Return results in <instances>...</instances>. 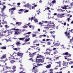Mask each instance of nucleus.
Here are the masks:
<instances>
[{
	"mask_svg": "<svg viewBox=\"0 0 73 73\" xmlns=\"http://www.w3.org/2000/svg\"><path fill=\"white\" fill-rule=\"evenodd\" d=\"M58 53V52H57V50H56L54 52V54H56V53Z\"/></svg>",
	"mask_w": 73,
	"mask_h": 73,
	"instance_id": "31",
	"label": "nucleus"
},
{
	"mask_svg": "<svg viewBox=\"0 0 73 73\" xmlns=\"http://www.w3.org/2000/svg\"><path fill=\"white\" fill-rule=\"evenodd\" d=\"M31 32H29L26 33H25L24 34V35H25L26 34H28V35H29V34H31Z\"/></svg>",
	"mask_w": 73,
	"mask_h": 73,
	"instance_id": "26",
	"label": "nucleus"
},
{
	"mask_svg": "<svg viewBox=\"0 0 73 73\" xmlns=\"http://www.w3.org/2000/svg\"><path fill=\"white\" fill-rule=\"evenodd\" d=\"M8 32V34H9V35H8L7 36H9L11 34H12V31H10V30H7V31L6 30L5 31H4L3 32H2V33H1V34H2L1 35H0V36H4V35H5V33L6 32Z\"/></svg>",
	"mask_w": 73,
	"mask_h": 73,
	"instance_id": "1",
	"label": "nucleus"
},
{
	"mask_svg": "<svg viewBox=\"0 0 73 73\" xmlns=\"http://www.w3.org/2000/svg\"><path fill=\"white\" fill-rule=\"evenodd\" d=\"M37 41L35 40L33 42L34 43H36V42Z\"/></svg>",
	"mask_w": 73,
	"mask_h": 73,
	"instance_id": "60",
	"label": "nucleus"
},
{
	"mask_svg": "<svg viewBox=\"0 0 73 73\" xmlns=\"http://www.w3.org/2000/svg\"><path fill=\"white\" fill-rule=\"evenodd\" d=\"M50 7H53V5L52 4V3H50Z\"/></svg>",
	"mask_w": 73,
	"mask_h": 73,
	"instance_id": "57",
	"label": "nucleus"
},
{
	"mask_svg": "<svg viewBox=\"0 0 73 73\" xmlns=\"http://www.w3.org/2000/svg\"><path fill=\"white\" fill-rule=\"evenodd\" d=\"M64 57H65V60H67V58H68V56H65Z\"/></svg>",
	"mask_w": 73,
	"mask_h": 73,
	"instance_id": "49",
	"label": "nucleus"
},
{
	"mask_svg": "<svg viewBox=\"0 0 73 73\" xmlns=\"http://www.w3.org/2000/svg\"><path fill=\"white\" fill-rule=\"evenodd\" d=\"M63 24H64V25L65 26V25H66V23L65 22L63 23Z\"/></svg>",
	"mask_w": 73,
	"mask_h": 73,
	"instance_id": "59",
	"label": "nucleus"
},
{
	"mask_svg": "<svg viewBox=\"0 0 73 73\" xmlns=\"http://www.w3.org/2000/svg\"><path fill=\"white\" fill-rule=\"evenodd\" d=\"M22 24V23L21 22H17L16 23V25H18L19 26H20V25H21Z\"/></svg>",
	"mask_w": 73,
	"mask_h": 73,
	"instance_id": "12",
	"label": "nucleus"
},
{
	"mask_svg": "<svg viewBox=\"0 0 73 73\" xmlns=\"http://www.w3.org/2000/svg\"><path fill=\"white\" fill-rule=\"evenodd\" d=\"M65 34H66V36H68V38H70V36L69 35V33H68V34H67V32H65Z\"/></svg>",
	"mask_w": 73,
	"mask_h": 73,
	"instance_id": "9",
	"label": "nucleus"
},
{
	"mask_svg": "<svg viewBox=\"0 0 73 73\" xmlns=\"http://www.w3.org/2000/svg\"><path fill=\"white\" fill-rule=\"evenodd\" d=\"M27 25H25L23 27V28H28V26H27Z\"/></svg>",
	"mask_w": 73,
	"mask_h": 73,
	"instance_id": "23",
	"label": "nucleus"
},
{
	"mask_svg": "<svg viewBox=\"0 0 73 73\" xmlns=\"http://www.w3.org/2000/svg\"><path fill=\"white\" fill-rule=\"evenodd\" d=\"M35 34H37L38 35L39 34V33H38V32L37 31L36 32H35Z\"/></svg>",
	"mask_w": 73,
	"mask_h": 73,
	"instance_id": "52",
	"label": "nucleus"
},
{
	"mask_svg": "<svg viewBox=\"0 0 73 73\" xmlns=\"http://www.w3.org/2000/svg\"><path fill=\"white\" fill-rule=\"evenodd\" d=\"M37 66H42V65H43V64H37Z\"/></svg>",
	"mask_w": 73,
	"mask_h": 73,
	"instance_id": "25",
	"label": "nucleus"
},
{
	"mask_svg": "<svg viewBox=\"0 0 73 73\" xmlns=\"http://www.w3.org/2000/svg\"><path fill=\"white\" fill-rule=\"evenodd\" d=\"M16 10V8L15 7H13L11 9V11H15Z\"/></svg>",
	"mask_w": 73,
	"mask_h": 73,
	"instance_id": "24",
	"label": "nucleus"
},
{
	"mask_svg": "<svg viewBox=\"0 0 73 73\" xmlns=\"http://www.w3.org/2000/svg\"><path fill=\"white\" fill-rule=\"evenodd\" d=\"M35 19V17H34L31 18V21H32V20H33V19Z\"/></svg>",
	"mask_w": 73,
	"mask_h": 73,
	"instance_id": "33",
	"label": "nucleus"
},
{
	"mask_svg": "<svg viewBox=\"0 0 73 73\" xmlns=\"http://www.w3.org/2000/svg\"><path fill=\"white\" fill-rule=\"evenodd\" d=\"M2 24H7V22L6 21H4V20H3V22L2 23Z\"/></svg>",
	"mask_w": 73,
	"mask_h": 73,
	"instance_id": "11",
	"label": "nucleus"
},
{
	"mask_svg": "<svg viewBox=\"0 0 73 73\" xmlns=\"http://www.w3.org/2000/svg\"><path fill=\"white\" fill-rule=\"evenodd\" d=\"M15 69H16V66H13V70H14Z\"/></svg>",
	"mask_w": 73,
	"mask_h": 73,
	"instance_id": "40",
	"label": "nucleus"
},
{
	"mask_svg": "<svg viewBox=\"0 0 73 73\" xmlns=\"http://www.w3.org/2000/svg\"><path fill=\"white\" fill-rule=\"evenodd\" d=\"M11 15H13V14H14V13H13V11H11Z\"/></svg>",
	"mask_w": 73,
	"mask_h": 73,
	"instance_id": "48",
	"label": "nucleus"
},
{
	"mask_svg": "<svg viewBox=\"0 0 73 73\" xmlns=\"http://www.w3.org/2000/svg\"><path fill=\"white\" fill-rule=\"evenodd\" d=\"M50 9V8L49 7H47L46 8H45V10H49Z\"/></svg>",
	"mask_w": 73,
	"mask_h": 73,
	"instance_id": "34",
	"label": "nucleus"
},
{
	"mask_svg": "<svg viewBox=\"0 0 73 73\" xmlns=\"http://www.w3.org/2000/svg\"><path fill=\"white\" fill-rule=\"evenodd\" d=\"M64 14H58L57 16L59 17H60V18H62V17H64V16H64Z\"/></svg>",
	"mask_w": 73,
	"mask_h": 73,
	"instance_id": "5",
	"label": "nucleus"
},
{
	"mask_svg": "<svg viewBox=\"0 0 73 73\" xmlns=\"http://www.w3.org/2000/svg\"><path fill=\"white\" fill-rule=\"evenodd\" d=\"M5 28H9V26H8V25H5Z\"/></svg>",
	"mask_w": 73,
	"mask_h": 73,
	"instance_id": "27",
	"label": "nucleus"
},
{
	"mask_svg": "<svg viewBox=\"0 0 73 73\" xmlns=\"http://www.w3.org/2000/svg\"><path fill=\"white\" fill-rule=\"evenodd\" d=\"M27 38H29V36H26L25 37L23 38H19L18 39H19V40H22V41H23V40H24L25 39V38H27Z\"/></svg>",
	"mask_w": 73,
	"mask_h": 73,
	"instance_id": "8",
	"label": "nucleus"
},
{
	"mask_svg": "<svg viewBox=\"0 0 73 73\" xmlns=\"http://www.w3.org/2000/svg\"><path fill=\"white\" fill-rule=\"evenodd\" d=\"M37 72V70L35 69L34 71V73H36Z\"/></svg>",
	"mask_w": 73,
	"mask_h": 73,
	"instance_id": "36",
	"label": "nucleus"
},
{
	"mask_svg": "<svg viewBox=\"0 0 73 73\" xmlns=\"http://www.w3.org/2000/svg\"><path fill=\"white\" fill-rule=\"evenodd\" d=\"M15 71H16V70H14L13 71L10 70L9 71H6L5 72V73H7V72H15Z\"/></svg>",
	"mask_w": 73,
	"mask_h": 73,
	"instance_id": "20",
	"label": "nucleus"
},
{
	"mask_svg": "<svg viewBox=\"0 0 73 73\" xmlns=\"http://www.w3.org/2000/svg\"><path fill=\"white\" fill-rule=\"evenodd\" d=\"M70 5H71V6H73V2L72 3H70Z\"/></svg>",
	"mask_w": 73,
	"mask_h": 73,
	"instance_id": "63",
	"label": "nucleus"
},
{
	"mask_svg": "<svg viewBox=\"0 0 73 73\" xmlns=\"http://www.w3.org/2000/svg\"><path fill=\"white\" fill-rule=\"evenodd\" d=\"M6 68L7 69H11V67H8V66H6Z\"/></svg>",
	"mask_w": 73,
	"mask_h": 73,
	"instance_id": "30",
	"label": "nucleus"
},
{
	"mask_svg": "<svg viewBox=\"0 0 73 73\" xmlns=\"http://www.w3.org/2000/svg\"><path fill=\"white\" fill-rule=\"evenodd\" d=\"M32 35H33L32 37H35V36H37V35L36 34H33Z\"/></svg>",
	"mask_w": 73,
	"mask_h": 73,
	"instance_id": "37",
	"label": "nucleus"
},
{
	"mask_svg": "<svg viewBox=\"0 0 73 73\" xmlns=\"http://www.w3.org/2000/svg\"><path fill=\"white\" fill-rule=\"evenodd\" d=\"M20 70H22V69H23V71H22V72H23V71H24V69H23V68L22 67L20 68Z\"/></svg>",
	"mask_w": 73,
	"mask_h": 73,
	"instance_id": "39",
	"label": "nucleus"
},
{
	"mask_svg": "<svg viewBox=\"0 0 73 73\" xmlns=\"http://www.w3.org/2000/svg\"><path fill=\"white\" fill-rule=\"evenodd\" d=\"M15 62V61L13 60H11L10 61L11 64H13V63H14Z\"/></svg>",
	"mask_w": 73,
	"mask_h": 73,
	"instance_id": "21",
	"label": "nucleus"
},
{
	"mask_svg": "<svg viewBox=\"0 0 73 73\" xmlns=\"http://www.w3.org/2000/svg\"><path fill=\"white\" fill-rule=\"evenodd\" d=\"M18 5H20V3H17Z\"/></svg>",
	"mask_w": 73,
	"mask_h": 73,
	"instance_id": "56",
	"label": "nucleus"
},
{
	"mask_svg": "<svg viewBox=\"0 0 73 73\" xmlns=\"http://www.w3.org/2000/svg\"><path fill=\"white\" fill-rule=\"evenodd\" d=\"M67 63H68V62H65L63 61L62 65L64 66H66V65H65V64H67Z\"/></svg>",
	"mask_w": 73,
	"mask_h": 73,
	"instance_id": "14",
	"label": "nucleus"
},
{
	"mask_svg": "<svg viewBox=\"0 0 73 73\" xmlns=\"http://www.w3.org/2000/svg\"><path fill=\"white\" fill-rule=\"evenodd\" d=\"M73 62H70V63H69V64L70 65V64H73Z\"/></svg>",
	"mask_w": 73,
	"mask_h": 73,
	"instance_id": "51",
	"label": "nucleus"
},
{
	"mask_svg": "<svg viewBox=\"0 0 73 73\" xmlns=\"http://www.w3.org/2000/svg\"><path fill=\"white\" fill-rule=\"evenodd\" d=\"M20 49V48H14V50H19V49Z\"/></svg>",
	"mask_w": 73,
	"mask_h": 73,
	"instance_id": "28",
	"label": "nucleus"
},
{
	"mask_svg": "<svg viewBox=\"0 0 73 73\" xmlns=\"http://www.w3.org/2000/svg\"><path fill=\"white\" fill-rule=\"evenodd\" d=\"M60 43H55V44H54V46H58L59 45H60Z\"/></svg>",
	"mask_w": 73,
	"mask_h": 73,
	"instance_id": "13",
	"label": "nucleus"
},
{
	"mask_svg": "<svg viewBox=\"0 0 73 73\" xmlns=\"http://www.w3.org/2000/svg\"><path fill=\"white\" fill-rule=\"evenodd\" d=\"M6 56L7 55L6 54H3L2 56L1 57V59H3V58H5L6 57Z\"/></svg>",
	"mask_w": 73,
	"mask_h": 73,
	"instance_id": "10",
	"label": "nucleus"
},
{
	"mask_svg": "<svg viewBox=\"0 0 73 73\" xmlns=\"http://www.w3.org/2000/svg\"><path fill=\"white\" fill-rule=\"evenodd\" d=\"M42 56L41 55H39L37 56L36 58H42Z\"/></svg>",
	"mask_w": 73,
	"mask_h": 73,
	"instance_id": "18",
	"label": "nucleus"
},
{
	"mask_svg": "<svg viewBox=\"0 0 73 73\" xmlns=\"http://www.w3.org/2000/svg\"><path fill=\"white\" fill-rule=\"evenodd\" d=\"M59 57H61V56H59L58 57H57L56 58V60H58V59L59 58H59Z\"/></svg>",
	"mask_w": 73,
	"mask_h": 73,
	"instance_id": "47",
	"label": "nucleus"
},
{
	"mask_svg": "<svg viewBox=\"0 0 73 73\" xmlns=\"http://www.w3.org/2000/svg\"><path fill=\"white\" fill-rule=\"evenodd\" d=\"M2 13V16H7V15H5V14L4 13Z\"/></svg>",
	"mask_w": 73,
	"mask_h": 73,
	"instance_id": "41",
	"label": "nucleus"
},
{
	"mask_svg": "<svg viewBox=\"0 0 73 73\" xmlns=\"http://www.w3.org/2000/svg\"><path fill=\"white\" fill-rule=\"evenodd\" d=\"M1 48L2 49H6V47L5 46L1 47Z\"/></svg>",
	"mask_w": 73,
	"mask_h": 73,
	"instance_id": "19",
	"label": "nucleus"
},
{
	"mask_svg": "<svg viewBox=\"0 0 73 73\" xmlns=\"http://www.w3.org/2000/svg\"><path fill=\"white\" fill-rule=\"evenodd\" d=\"M36 62L40 63V62H44V60H42V59H36Z\"/></svg>",
	"mask_w": 73,
	"mask_h": 73,
	"instance_id": "4",
	"label": "nucleus"
},
{
	"mask_svg": "<svg viewBox=\"0 0 73 73\" xmlns=\"http://www.w3.org/2000/svg\"><path fill=\"white\" fill-rule=\"evenodd\" d=\"M37 52H34L32 54L31 53L29 54L30 57H33V56H35V55L36 54V53H37Z\"/></svg>",
	"mask_w": 73,
	"mask_h": 73,
	"instance_id": "6",
	"label": "nucleus"
},
{
	"mask_svg": "<svg viewBox=\"0 0 73 73\" xmlns=\"http://www.w3.org/2000/svg\"><path fill=\"white\" fill-rule=\"evenodd\" d=\"M1 13H3L4 11V9H1Z\"/></svg>",
	"mask_w": 73,
	"mask_h": 73,
	"instance_id": "43",
	"label": "nucleus"
},
{
	"mask_svg": "<svg viewBox=\"0 0 73 73\" xmlns=\"http://www.w3.org/2000/svg\"><path fill=\"white\" fill-rule=\"evenodd\" d=\"M70 31L72 32V33H73V29H72L71 31Z\"/></svg>",
	"mask_w": 73,
	"mask_h": 73,
	"instance_id": "64",
	"label": "nucleus"
},
{
	"mask_svg": "<svg viewBox=\"0 0 73 73\" xmlns=\"http://www.w3.org/2000/svg\"><path fill=\"white\" fill-rule=\"evenodd\" d=\"M47 43V45H50V44H51V43L49 42H48Z\"/></svg>",
	"mask_w": 73,
	"mask_h": 73,
	"instance_id": "46",
	"label": "nucleus"
},
{
	"mask_svg": "<svg viewBox=\"0 0 73 73\" xmlns=\"http://www.w3.org/2000/svg\"><path fill=\"white\" fill-rule=\"evenodd\" d=\"M50 66H51V65L50 64H49L46 66V68H50Z\"/></svg>",
	"mask_w": 73,
	"mask_h": 73,
	"instance_id": "15",
	"label": "nucleus"
},
{
	"mask_svg": "<svg viewBox=\"0 0 73 73\" xmlns=\"http://www.w3.org/2000/svg\"><path fill=\"white\" fill-rule=\"evenodd\" d=\"M20 44V42H17L16 44L17 45H19Z\"/></svg>",
	"mask_w": 73,
	"mask_h": 73,
	"instance_id": "29",
	"label": "nucleus"
},
{
	"mask_svg": "<svg viewBox=\"0 0 73 73\" xmlns=\"http://www.w3.org/2000/svg\"><path fill=\"white\" fill-rule=\"evenodd\" d=\"M65 55H69V53L68 52H66L65 53Z\"/></svg>",
	"mask_w": 73,
	"mask_h": 73,
	"instance_id": "45",
	"label": "nucleus"
},
{
	"mask_svg": "<svg viewBox=\"0 0 73 73\" xmlns=\"http://www.w3.org/2000/svg\"><path fill=\"white\" fill-rule=\"evenodd\" d=\"M39 45H40V44H36V46H39Z\"/></svg>",
	"mask_w": 73,
	"mask_h": 73,
	"instance_id": "61",
	"label": "nucleus"
},
{
	"mask_svg": "<svg viewBox=\"0 0 73 73\" xmlns=\"http://www.w3.org/2000/svg\"><path fill=\"white\" fill-rule=\"evenodd\" d=\"M29 12V10H25L24 11V13H27V12Z\"/></svg>",
	"mask_w": 73,
	"mask_h": 73,
	"instance_id": "38",
	"label": "nucleus"
},
{
	"mask_svg": "<svg viewBox=\"0 0 73 73\" xmlns=\"http://www.w3.org/2000/svg\"><path fill=\"white\" fill-rule=\"evenodd\" d=\"M23 11V9H20L19 10V11L20 12V11Z\"/></svg>",
	"mask_w": 73,
	"mask_h": 73,
	"instance_id": "55",
	"label": "nucleus"
},
{
	"mask_svg": "<svg viewBox=\"0 0 73 73\" xmlns=\"http://www.w3.org/2000/svg\"><path fill=\"white\" fill-rule=\"evenodd\" d=\"M24 54L23 53H20L19 54L17 55V56H23Z\"/></svg>",
	"mask_w": 73,
	"mask_h": 73,
	"instance_id": "16",
	"label": "nucleus"
},
{
	"mask_svg": "<svg viewBox=\"0 0 73 73\" xmlns=\"http://www.w3.org/2000/svg\"><path fill=\"white\" fill-rule=\"evenodd\" d=\"M42 36H43V35H40V36H39L38 37H39V38H41V37H42Z\"/></svg>",
	"mask_w": 73,
	"mask_h": 73,
	"instance_id": "42",
	"label": "nucleus"
},
{
	"mask_svg": "<svg viewBox=\"0 0 73 73\" xmlns=\"http://www.w3.org/2000/svg\"><path fill=\"white\" fill-rule=\"evenodd\" d=\"M67 20H68V22H69V21H70L69 20H70V18H68L67 19Z\"/></svg>",
	"mask_w": 73,
	"mask_h": 73,
	"instance_id": "54",
	"label": "nucleus"
},
{
	"mask_svg": "<svg viewBox=\"0 0 73 73\" xmlns=\"http://www.w3.org/2000/svg\"><path fill=\"white\" fill-rule=\"evenodd\" d=\"M49 52H46V54H49Z\"/></svg>",
	"mask_w": 73,
	"mask_h": 73,
	"instance_id": "62",
	"label": "nucleus"
},
{
	"mask_svg": "<svg viewBox=\"0 0 73 73\" xmlns=\"http://www.w3.org/2000/svg\"><path fill=\"white\" fill-rule=\"evenodd\" d=\"M57 11H58V12H60V11H62V9H58L57 10Z\"/></svg>",
	"mask_w": 73,
	"mask_h": 73,
	"instance_id": "35",
	"label": "nucleus"
},
{
	"mask_svg": "<svg viewBox=\"0 0 73 73\" xmlns=\"http://www.w3.org/2000/svg\"><path fill=\"white\" fill-rule=\"evenodd\" d=\"M57 64H61V62H56Z\"/></svg>",
	"mask_w": 73,
	"mask_h": 73,
	"instance_id": "50",
	"label": "nucleus"
},
{
	"mask_svg": "<svg viewBox=\"0 0 73 73\" xmlns=\"http://www.w3.org/2000/svg\"><path fill=\"white\" fill-rule=\"evenodd\" d=\"M5 8H6V6L3 5V8L2 9H4H4H5Z\"/></svg>",
	"mask_w": 73,
	"mask_h": 73,
	"instance_id": "44",
	"label": "nucleus"
},
{
	"mask_svg": "<svg viewBox=\"0 0 73 73\" xmlns=\"http://www.w3.org/2000/svg\"><path fill=\"white\" fill-rule=\"evenodd\" d=\"M23 7H27V8H29L30 10H31V9H32V6L31 5H30L29 3H27V5H24Z\"/></svg>",
	"mask_w": 73,
	"mask_h": 73,
	"instance_id": "3",
	"label": "nucleus"
},
{
	"mask_svg": "<svg viewBox=\"0 0 73 73\" xmlns=\"http://www.w3.org/2000/svg\"><path fill=\"white\" fill-rule=\"evenodd\" d=\"M29 40H30V38H28V39H27V38H26L25 40V41L26 42H27V41H29Z\"/></svg>",
	"mask_w": 73,
	"mask_h": 73,
	"instance_id": "17",
	"label": "nucleus"
},
{
	"mask_svg": "<svg viewBox=\"0 0 73 73\" xmlns=\"http://www.w3.org/2000/svg\"><path fill=\"white\" fill-rule=\"evenodd\" d=\"M29 28H31L32 27H33V26H32V25H30L29 26Z\"/></svg>",
	"mask_w": 73,
	"mask_h": 73,
	"instance_id": "58",
	"label": "nucleus"
},
{
	"mask_svg": "<svg viewBox=\"0 0 73 73\" xmlns=\"http://www.w3.org/2000/svg\"><path fill=\"white\" fill-rule=\"evenodd\" d=\"M61 8H63V9H68V8H69V6L68 5H64V6L63 7H61Z\"/></svg>",
	"mask_w": 73,
	"mask_h": 73,
	"instance_id": "7",
	"label": "nucleus"
},
{
	"mask_svg": "<svg viewBox=\"0 0 73 73\" xmlns=\"http://www.w3.org/2000/svg\"><path fill=\"white\" fill-rule=\"evenodd\" d=\"M11 30H15V31H17L15 32V35H18L20 34V32L21 31L20 30L16 29H12Z\"/></svg>",
	"mask_w": 73,
	"mask_h": 73,
	"instance_id": "2",
	"label": "nucleus"
},
{
	"mask_svg": "<svg viewBox=\"0 0 73 73\" xmlns=\"http://www.w3.org/2000/svg\"><path fill=\"white\" fill-rule=\"evenodd\" d=\"M52 4H55V3H56V0H54L53 1H52Z\"/></svg>",
	"mask_w": 73,
	"mask_h": 73,
	"instance_id": "22",
	"label": "nucleus"
},
{
	"mask_svg": "<svg viewBox=\"0 0 73 73\" xmlns=\"http://www.w3.org/2000/svg\"><path fill=\"white\" fill-rule=\"evenodd\" d=\"M34 21L35 23H37V22H38V20H37L36 19H35L34 20Z\"/></svg>",
	"mask_w": 73,
	"mask_h": 73,
	"instance_id": "32",
	"label": "nucleus"
},
{
	"mask_svg": "<svg viewBox=\"0 0 73 73\" xmlns=\"http://www.w3.org/2000/svg\"><path fill=\"white\" fill-rule=\"evenodd\" d=\"M25 31V29H23L22 30V31L21 32H24V31Z\"/></svg>",
	"mask_w": 73,
	"mask_h": 73,
	"instance_id": "53",
	"label": "nucleus"
}]
</instances>
